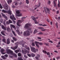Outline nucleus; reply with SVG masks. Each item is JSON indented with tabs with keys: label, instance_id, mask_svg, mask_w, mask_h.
<instances>
[{
	"label": "nucleus",
	"instance_id": "13d9d810",
	"mask_svg": "<svg viewBox=\"0 0 60 60\" xmlns=\"http://www.w3.org/2000/svg\"><path fill=\"white\" fill-rule=\"evenodd\" d=\"M56 58L58 60V59L59 58H60V57L59 56H58V57H56Z\"/></svg>",
	"mask_w": 60,
	"mask_h": 60
},
{
	"label": "nucleus",
	"instance_id": "8fccbe9b",
	"mask_svg": "<svg viewBox=\"0 0 60 60\" xmlns=\"http://www.w3.org/2000/svg\"><path fill=\"white\" fill-rule=\"evenodd\" d=\"M3 23L4 25V26H6V24H5V21H4Z\"/></svg>",
	"mask_w": 60,
	"mask_h": 60
},
{
	"label": "nucleus",
	"instance_id": "4468645a",
	"mask_svg": "<svg viewBox=\"0 0 60 60\" xmlns=\"http://www.w3.org/2000/svg\"><path fill=\"white\" fill-rule=\"evenodd\" d=\"M16 31L18 33V34H19V35H20V34H21V33H20V32H19V30H16Z\"/></svg>",
	"mask_w": 60,
	"mask_h": 60
},
{
	"label": "nucleus",
	"instance_id": "423d86ee",
	"mask_svg": "<svg viewBox=\"0 0 60 60\" xmlns=\"http://www.w3.org/2000/svg\"><path fill=\"white\" fill-rule=\"evenodd\" d=\"M15 45H17L15 46V47H11V49H12L13 50H15L16 49H17V48H18V45H19V43L18 42H17L16 43H15Z\"/></svg>",
	"mask_w": 60,
	"mask_h": 60
},
{
	"label": "nucleus",
	"instance_id": "bf43d9fd",
	"mask_svg": "<svg viewBox=\"0 0 60 60\" xmlns=\"http://www.w3.org/2000/svg\"><path fill=\"white\" fill-rule=\"evenodd\" d=\"M59 11H57L56 12L57 14H59Z\"/></svg>",
	"mask_w": 60,
	"mask_h": 60
},
{
	"label": "nucleus",
	"instance_id": "c9c22d12",
	"mask_svg": "<svg viewBox=\"0 0 60 60\" xmlns=\"http://www.w3.org/2000/svg\"><path fill=\"white\" fill-rule=\"evenodd\" d=\"M2 12H4V13H6L7 12V11L4 10H2Z\"/></svg>",
	"mask_w": 60,
	"mask_h": 60
},
{
	"label": "nucleus",
	"instance_id": "c03bdc74",
	"mask_svg": "<svg viewBox=\"0 0 60 60\" xmlns=\"http://www.w3.org/2000/svg\"><path fill=\"white\" fill-rule=\"evenodd\" d=\"M4 56L5 57H7L8 56L7 54H5Z\"/></svg>",
	"mask_w": 60,
	"mask_h": 60
},
{
	"label": "nucleus",
	"instance_id": "b1692460",
	"mask_svg": "<svg viewBox=\"0 0 60 60\" xmlns=\"http://www.w3.org/2000/svg\"><path fill=\"white\" fill-rule=\"evenodd\" d=\"M15 52H16V53L18 54V52H19V50H16L15 51Z\"/></svg>",
	"mask_w": 60,
	"mask_h": 60
},
{
	"label": "nucleus",
	"instance_id": "58836bf2",
	"mask_svg": "<svg viewBox=\"0 0 60 60\" xmlns=\"http://www.w3.org/2000/svg\"><path fill=\"white\" fill-rule=\"evenodd\" d=\"M32 46H35V44H34V42H33L32 44Z\"/></svg>",
	"mask_w": 60,
	"mask_h": 60
},
{
	"label": "nucleus",
	"instance_id": "2eb2a0df",
	"mask_svg": "<svg viewBox=\"0 0 60 60\" xmlns=\"http://www.w3.org/2000/svg\"><path fill=\"white\" fill-rule=\"evenodd\" d=\"M2 28L4 29V30H6V28L5 27H4V25H2Z\"/></svg>",
	"mask_w": 60,
	"mask_h": 60
},
{
	"label": "nucleus",
	"instance_id": "7c9ffc66",
	"mask_svg": "<svg viewBox=\"0 0 60 60\" xmlns=\"http://www.w3.org/2000/svg\"><path fill=\"white\" fill-rule=\"evenodd\" d=\"M18 59L19 60H23L22 59V57H18Z\"/></svg>",
	"mask_w": 60,
	"mask_h": 60
},
{
	"label": "nucleus",
	"instance_id": "680f3d73",
	"mask_svg": "<svg viewBox=\"0 0 60 60\" xmlns=\"http://www.w3.org/2000/svg\"><path fill=\"white\" fill-rule=\"evenodd\" d=\"M49 41V42H51V43H53V41Z\"/></svg>",
	"mask_w": 60,
	"mask_h": 60
},
{
	"label": "nucleus",
	"instance_id": "338daca9",
	"mask_svg": "<svg viewBox=\"0 0 60 60\" xmlns=\"http://www.w3.org/2000/svg\"><path fill=\"white\" fill-rule=\"evenodd\" d=\"M47 22H49V20L48 19H47Z\"/></svg>",
	"mask_w": 60,
	"mask_h": 60
},
{
	"label": "nucleus",
	"instance_id": "e433bc0d",
	"mask_svg": "<svg viewBox=\"0 0 60 60\" xmlns=\"http://www.w3.org/2000/svg\"><path fill=\"white\" fill-rule=\"evenodd\" d=\"M32 18L33 20H35V18L34 17V16H32Z\"/></svg>",
	"mask_w": 60,
	"mask_h": 60
},
{
	"label": "nucleus",
	"instance_id": "ea45409f",
	"mask_svg": "<svg viewBox=\"0 0 60 60\" xmlns=\"http://www.w3.org/2000/svg\"><path fill=\"white\" fill-rule=\"evenodd\" d=\"M1 34H2V35H4V36H5V34H4V32H1Z\"/></svg>",
	"mask_w": 60,
	"mask_h": 60
},
{
	"label": "nucleus",
	"instance_id": "dca6fc26",
	"mask_svg": "<svg viewBox=\"0 0 60 60\" xmlns=\"http://www.w3.org/2000/svg\"><path fill=\"white\" fill-rule=\"evenodd\" d=\"M7 2L8 4H9V3H11L12 2V0H8L7 1Z\"/></svg>",
	"mask_w": 60,
	"mask_h": 60
},
{
	"label": "nucleus",
	"instance_id": "9b49d317",
	"mask_svg": "<svg viewBox=\"0 0 60 60\" xmlns=\"http://www.w3.org/2000/svg\"><path fill=\"white\" fill-rule=\"evenodd\" d=\"M38 28L39 29H41V30L42 31H45L46 30V29H44V28L39 27Z\"/></svg>",
	"mask_w": 60,
	"mask_h": 60
},
{
	"label": "nucleus",
	"instance_id": "5701e85b",
	"mask_svg": "<svg viewBox=\"0 0 60 60\" xmlns=\"http://www.w3.org/2000/svg\"><path fill=\"white\" fill-rule=\"evenodd\" d=\"M12 32L13 33V34L14 35H15V36H16V34H15V32L14 31H13V30H12Z\"/></svg>",
	"mask_w": 60,
	"mask_h": 60
},
{
	"label": "nucleus",
	"instance_id": "bb28decb",
	"mask_svg": "<svg viewBox=\"0 0 60 60\" xmlns=\"http://www.w3.org/2000/svg\"><path fill=\"white\" fill-rule=\"evenodd\" d=\"M25 47L26 48V49H28V50H30V48H29V47H27V46H26Z\"/></svg>",
	"mask_w": 60,
	"mask_h": 60
},
{
	"label": "nucleus",
	"instance_id": "5fc2aeb1",
	"mask_svg": "<svg viewBox=\"0 0 60 60\" xmlns=\"http://www.w3.org/2000/svg\"><path fill=\"white\" fill-rule=\"evenodd\" d=\"M24 57H25V58H27V56H26V55H24Z\"/></svg>",
	"mask_w": 60,
	"mask_h": 60
},
{
	"label": "nucleus",
	"instance_id": "f257e3e1",
	"mask_svg": "<svg viewBox=\"0 0 60 60\" xmlns=\"http://www.w3.org/2000/svg\"><path fill=\"white\" fill-rule=\"evenodd\" d=\"M29 26H31V24L30 23H27L25 24L24 26L25 29H27L29 30L30 31V33H32L33 32L31 31L32 29L31 28H30Z\"/></svg>",
	"mask_w": 60,
	"mask_h": 60
},
{
	"label": "nucleus",
	"instance_id": "a878e982",
	"mask_svg": "<svg viewBox=\"0 0 60 60\" xmlns=\"http://www.w3.org/2000/svg\"><path fill=\"white\" fill-rule=\"evenodd\" d=\"M37 32H38L37 30L35 29L34 31V34H36V33H37Z\"/></svg>",
	"mask_w": 60,
	"mask_h": 60
},
{
	"label": "nucleus",
	"instance_id": "6e6d98bb",
	"mask_svg": "<svg viewBox=\"0 0 60 60\" xmlns=\"http://www.w3.org/2000/svg\"><path fill=\"white\" fill-rule=\"evenodd\" d=\"M47 26V25L46 24H44L43 25H42V26Z\"/></svg>",
	"mask_w": 60,
	"mask_h": 60
},
{
	"label": "nucleus",
	"instance_id": "79ce46f5",
	"mask_svg": "<svg viewBox=\"0 0 60 60\" xmlns=\"http://www.w3.org/2000/svg\"><path fill=\"white\" fill-rule=\"evenodd\" d=\"M43 52L44 53H45V54H46L47 53V52L44 50H43Z\"/></svg>",
	"mask_w": 60,
	"mask_h": 60
},
{
	"label": "nucleus",
	"instance_id": "37998d69",
	"mask_svg": "<svg viewBox=\"0 0 60 60\" xmlns=\"http://www.w3.org/2000/svg\"><path fill=\"white\" fill-rule=\"evenodd\" d=\"M9 23H12V21H11L10 20H9Z\"/></svg>",
	"mask_w": 60,
	"mask_h": 60
},
{
	"label": "nucleus",
	"instance_id": "c756f323",
	"mask_svg": "<svg viewBox=\"0 0 60 60\" xmlns=\"http://www.w3.org/2000/svg\"><path fill=\"white\" fill-rule=\"evenodd\" d=\"M2 41L4 42V43H6V42L5 41V38H3L2 39Z\"/></svg>",
	"mask_w": 60,
	"mask_h": 60
},
{
	"label": "nucleus",
	"instance_id": "6ab92c4d",
	"mask_svg": "<svg viewBox=\"0 0 60 60\" xmlns=\"http://www.w3.org/2000/svg\"><path fill=\"white\" fill-rule=\"evenodd\" d=\"M34 20V21L35 22V24H38L39 23L38 22H37V21L35 20H35Z\"/></svg>",
	"mask_w": 60,
	"mask_h": 60
},
{
	"label": "nucleus",
	"instance_id": "393cba45",
	"mask_svg": "<svg viewBox=\"0 0 60 60\" xmlns=\"http://www.w3.org/2000/svg\"><path fill=\"white\" fill-rule=\"evenodd\" d=\"M41 5V3H39V4H38L37 5H35V6H37V7H39V6H40Z\"/></svg>",
	"mask_w": 60,
	"mask_h": 60
},
{
	"label": "nucleus",
	"instance_id": "1a4fd4ad",
	"mask_svg": "<svg viewBox=\"0 0 60 60\" xmlns=\"http://www.w3.org/2000/svg\"><path fill=\"white\" fill-rule=\"evenodd\" d=\"M12 16L13 17L11 16H10V19H12V20L13 19H14V20H16V18H15L14 16V15L13 14H12Z\"/></svg>",
	"mask_w": 60,
	"mask_h": 60
},
{
	"label": "nucleus",
	"instance_id": "6e6552de",
	"mask_svg": "<svg viewBox=\"0 0 60 60\" xmlns=\"http://www.w3.org/2000/svg\"><path fill=\"white\" fill-rule=\"evenodd\" d=\"M4 50H5L4 49H1L0 52L2 54L4 55V54H5V53H3V52L4 51Z\"/></svg>",
	"mask_w": 60,
	"mask_h": 60
},
{
	"label": "nucleus",
	"instance_id": "4c0bfd02",
	"mask_svg": "<svg viewBox=\"0 0 60 60\" xmlns=\"http://www.w3.org/2000/svg\"><path fill=\"white\" fill-rule=\"evenodd\" d=\"M25 52L27 53H29V51L26 50L25 51Z\"/></svg>",
	"mask_w": 60,
	"mask_h": 60
},
{
	"label": "nucleus",
	"instance_id": "aec40b11",
	"mask_svg": "<svg viewBox=\"0 0 60 60\" xmlns=\"http://www.w3.org/2000/svg\"><path fill=\"white\" fill-rule=\"evenodd\" d=\"M20 11L19 10H17V11H16V13L17 14H19L20 13Z\"/></svg>",
	"mask_w": 60,
	"mask_h": 60
},
{
	"label": "nucleus",
	"instance_id": "f03ea898",
	"mask_svg": "<svg viewBox=\"0 0 60 60\" xmlns=\"http://www.w3.org/2000/svg\"><path fill=\"white\" fill-rule=\"evenodd\" d=\"M7 53H8V54H10L11 55H13V56H15V57H17V54L15 53H13V51H11V50L10 49H8V50L7 51Z\"/></svg>",
	"mask_w": 60,
	"mask_h": 60
},
{
	"label": "nucleus",
	"instance_id": "69168bd1",
	"mask_svg": "<svg viewBox=\"0 0 60 60\" xmlns=\"http://www.w3.org/2000/svg\"><path fill=\"white\" fill-rule=\"evenodd\" d=\"M48 4H50V3H51L50 1H49V0L48 1Z\"/></svg>",
	"mask_w": 60,
	"mask_h": 60
},
{
	"label": "nucleus",
	"instance_id": "7ed1b4c3",
	"mask_svg": "<svg viewBox=\"0 0 60 60\" xmlns=\"http://www.w3.org/2000/svg\"><path fill=\"white\" fill-rule=\"evenodd\" d=\"M26 18L25 17H22V21L20 20H18V22L17 23V26H20L21 25L19 24L20 23H22L23 21H24V20L23 19H26Z\"/></svg>",
	"mask_w": 60,
	"mask_h": 60
},
{
	"label": "nucleus",
	"instance_id": "864d4df0",
	"mask_svg": "<svg viewBox=\"0 0 60 60\" xmlns=\"http://www.w3.org/2000/svg\"><path fill=\"white\" fill-rule=\"evenodd\" d=\"M0 8L1 9H2L3 8V7H2V5H0Z\"/></svg>",
	"mask_w": 60,
	"mask_h": 60
},
{
	"label": "nucleus",
	"instance_id": "412c9836",
	"mask_svg": "<svg viewBox=\"0 0 60 60\" xmlns=\"http://www.w3.org/2000/svg\"><path fill=\"white\" fill-rule=\"evenodd\" d=\"M53 3L54 4V7H56V2H55V1H53Z\"/></svg>",
	"mask_w": 60,
	"mask_h": 60
},
{
	"label": "nucleus",
	"instance_id": "2f4dec72",
	"mask_svg": "<svg viewBox=\"0 0 60 60\" xmlns=\"http://www.w3.org/2000/svg\"><path fill=\"white\" fill-rule=\"evenodd\" d=\"M4 56H1V57L3 59H6V58L5 57H4Z\"/></svg>",
	"mask_w": 60,
	"mask_h": 60
},
{
	"label": "nucleus",
	"instance_id": "de8ad7c7",
	"mask_svg": "<svg viewBox=\"0 0 60 60\" xmlns=\"http://www.w3.org/2000/svg\"><path fill=\"white\" fill-rule=\"evenodd\" d=\"M27 55L28 56H29V57H31V55L30 54H27Z\"/></svg>",
	"mask_w": 60,
	"mask_h": 60
},
{
	"label": "nucleus",
	"instance_id": "f3484780",
	"mask_svg": "<svg viewBox=\"0 0 60 60\" xmlns=\"http://www.w3.org/2000/svg\"><path fill=\"white\" fill-rule=\"evenodd\" d=\"M7 31L9 32L11 31V29H10V28L9 27H8L7 28Z\"/></svg>",
	"mask_w": 60,
	"mask_h": 60
},
{
	"label": "nucleus",
	"instance_id": "39448f33",
	"mask_svg": "<svg viewBox=\"0 0 60 60\" xmlns=\"http://www.w3.org/2000/svg\"><path fill=\"white\" fill-rule=\"evenodd\" d=\"M23 35L24 36H29L30 35V32L29 31L27 30L26 31H25L24 32Z\"/></svg>",
	"mask_w": 60,
	"mask_h": 60
},
{
	"label": "nucleus",
	"instance_id": "0e129e2a",
	"mask_svg": "<svg viewBox=\"0 0 60 60\" xmlns=\"http://www.w3.org/2000/svg\"><path fill=\"white\" fill-rule=\"evenodd\" d=\"M35 58L36 59H38V57L37 56H36L35 57Z\"/></svg>",
	"mask_w": 60,
	"mask_h": 60
},
{
	"label": "nucleus",
	"instance_id": "09e8293b",
	"mask_svg": "<svg viewBox=\"0 0 60 60\" xmlns=\"http://www.w3.org/2000/svg\"><path fill=\"white\" fill-rule=\"evenodd\" d=\"M38 34H42L43 35V34L42 32H41V33H39Z\"/></svg>",
	"mask_w": 60,
	"mask_h": 60
},
{
	"label": "nucleus",
	"instance_id": "774afa93",
	"mask_svg": "<svg viewBox=\"0 0 60 60\" xmlns=\"http://www.w3.org/2000/svg\"><path fill=\"white\" fill-rule=\"evenodd\" d=\"M15 5H18V3H15Z\"/></svg>",
	"mask_w": 60,
	"mask_h": 60
},
{
	"label": "nucleus",
	"instance_id": "a19ab883",
	"mask_svg": "<svg viewBox=\"0 0 60 60\" xmlns=\"http://www.w3.org/2000/svg\"><path fill=\"white\" fill-rule=\"evenodd\" d=\"M26 4H29V1L28 0H26Z\"/></svg>",
	"mask_w": 60,
	"mask_h": 60
},
{
	"label": "nucleus",
	"instance_id": "cd10ccee",
	"mask_svg": "<svg viewBox=\"0 0 60 60\" xmlns=\"http://www.w3.org/2000/svg\"><path fill=\"white\" fill-rule=\"evenodd\" d=\"M31 55L32 57H34V56H35V54L33 53L31 54Z\"/></svg>",
	"mask_w": 60,
	"mask_h": 60
},
{
	"label": "nucleus",
	"instance_id": "603ef678",
	"mask_svg": "<svg viewBox=\"0 0 60 60\" xmlns=\"http://www.w3.org/2000/svg\"><path fill=\"white\" fill-rule=\"evenodd\" d=\"M58 24V23H57V22H56V25L57 26V28H58V26L57 25Z\"/></svg>",
	"mask_w": 60,
	"mask_h": 60
},
{
	"label": "nucleus",
	"instance_id": "49530a36",
	"mask_svg": "<svg viewBox=\"0 0 60 60\" xmlns=\"http://www.w3.org/2000/svg\"><path fill=\"white\" fill-rule=\"evenodd\" d=\"M47 55H49V56H50V53L49 52H48L47 53Z\"/></svg>",
	"mask_w": 60,
	"mask_h": 60
},
{
	"label": "nucleus",
	"instance_id": "052dcab7",
	"mask_svg": "<svg viewBox=\"0 0 60 60\" xmlns=\"http://www.w3.org/2000/svg\"><path fill=\"white\" fill-rule=\"evenodd\" d=\"M39 26H42V25H43L41 23L39 24Z\"/></svg>",
	"mask_w": 60,
	"mask_h": 60
},
{
	"label": "nucleus",
	"instance_id": "4be33fe9",
	"mask_svg": "<svg viewBox=\"0 0 60 60\" xmlns=\"http://www.w3.org/2000/svg\"><path fill=\"white\" fill-rule=\"evenodd\" d=\"M18 17H21L22 16V13H21L17 15Z\"/></svg>",
	"mask_w": 60,
	"mask_h": 60
},
{
	"label": "nucleus",
	"instance_id": "72a5a7b5",
	"mask_svg": "<svg viewBox=\"0 0 60 60\" xmlns=\"http://www.w3.org/2000/svg\"><path fill=\"white\" fill-rule=\"evenodd\" d=\"M8 14H10V15H11V11H8Z\"/></svg>",
	"mask_w": 60,
	"mask_h": 60
},
{
	"label": "nucleus",
	"instance_id": "e2e57ef3",
	"mask_svg": "<svg viewBox=\"0 0 60 60\" xmlns=\"http://www.w3.org/2000/svg\"><path fill=\"white\" fill-rule=\"evenodd\" d=\"M12 8H15V6L13 5V6H12Z\"/></svg>",
	"mask_w": 60,
	"mask_h": 60
},
{
	"label": "nucleus",
	"instance_id": "a211bd4d",
	"mask_svg": "<svg viewBox=\"0 0 60 60\" xmlns=\"http://www.w3.org/2000/svg\"><path fill=\"white\" fill-rule=\"evenodd\" d=\"M36 43H38V44H39V45H43V43H41V42H36Z\"/></svg>",
	"mask_w": 60,
	"mask_h": 60
},
{
	"label": "nucleus",
	"instance_id": "3c124183",
	"mask_svg": "<svg viewBox=\"0 0 60 60\" xmlns=\"http://www.w3.org/2000/svg\"><path fill=\"white\" fill-rule=\"evenodd\" d=\"M0 21L2 23H3V20L2 19L0 20Z\"/></svg>",
	"mask_w": 60,
	"mask_h": 60
},
{
	"label": "nucleus",
	"instance_id": "f704fd0d",
	"mask_svg": "<svg viewBox=\"0 0 60 60\" xmlns=\"http://www.w3.org/2000/svg\"><path fill=\"white\" fill-rule=\"evenodd\" d=\"M10 25L11 26H12L13 28H15V26L11 24Z\"/></svg>",
	"mask_w": 60,
	"mask_h": 60
},
{
	"label": "nucleus",
	"instance_id": "473e14b6",
	"mask_svg": "<svg viewBox=\"0 0 60 60\" xmlns=\"http://www.w3.org/2000/svg\"><path fill=\"white\" fill-rule=\"evenodd\" d=\"M18 56H21V54L20 53H18Z\"/></svg>",
	"mask_w": 60,
	"mask_h": 60
},
{
	"label": "nucleus",
	"instance_id": "ddd939ff",
	"mask_svg": "<svg viewBox=\"0 0 60 60\" xmlns=\"http://www.w3.org/2000/svg\"><path fill=\"white\" fill-rule=\"evenodd\" d=\"M10 43V39L8 38L7 39V44H9Z\"/></svg>",
	"mask_w": 60,
	"mask_h": 60
},
{
	"label": "nucleus",
	"instance_id": "4d7b16f0",
	"mask_svg": "<svg viewBox=\"0 0 60 60\" xmlns=\"http://www.w3.org/2000/svg\"><path fill=\"white\" fill-rule=\"evenodd\" d=\"M26 43V42H25V43H24L23 44H22V47H24V44L25 43Z\"/></svg>",
	"mask_w": 60,
	"mask_h": 60
},
{
	"label": "nucleus",
	"instance_id": "f8f14e48",
	"mask_svg": "<svg viewBox=\"0 0 60 60\" xmlns=\"http://www.w3.org/2000/svg\"><path fill=\"white\" fill-rule=\"evenodd\" d=\"M37 42H38L37 41H35V45L36 46H37V48H39V45H38V43H36Z\"/></svg>",
	"mask_w": 60,
	"mask_h": 60
},
{
	"label": "nucleus",
	"instance_id": "c85d7f7f",
	"mask_svg": "<svg viewBox=\"0 0 60 60\" xmlns=\"http://www.w3.org/2000/svg\"><path fill=\"white\" fill-rule=\"evenodd\" d=\"M13 39V40H14L15 41H17V39L15 38V37H13L12 38Z\"/></svg>",
	"mask_w": 60,
	"mask_h": 60
},
{
	"label": "nucleus",
	"instance_id": "9d476101",
	"mask_svg": "<svg viewBox=\"0 0 60 60\" xmlns=\"http://www.w3.org/2000/svg\"><path fill=\"white\" fill-rule=\"evenodd\" d=\"M1 14H2V16H3V17L5 18V19H6V20H8V18H7V17H6V16H5V15L4 14H3V13H1Z\"/></svg>",
	"mask_w": 60,
	"mask_h": 60
},
{
	"label": "nucleus",
	"instance_id": "a18cd8bd",
	"mask_svg": "<svg viewBox=\"0 0 60 60\" xmlns=\"http://www.w3.org/2000/svg\"><path fill=\"white\" fill-rule=\"evenodd\" d=\"M60 5V3H59V1L58 4V7H60V6L59 5Z\"/></svg>",
	"mask_w": 60,
	"mask_h": 60
},
{
	"label": "nucleus",
	"instance_id": "0eeeda50",
	"mask_svg": "<svg viewBox=\"0 0 60 60\" xmlns=\"http://www.w3.org/2000/svg\"><path fill=\"white\" fill-rule=\"evenodd\" d=\"M30 49L31 50V51H32V52L34 53H36V51H35V48L31 47L30 48Z\"/></svg>",
	"mask_w": 60,
	"mask_h": 60
},
{
	"label": "nucleus",
	"instance_id": "20e7f679",
	"mask_svg": "<svg viewBox=\"0 0 60 60\" xmlns=\"http://www.w3.org/2000/svg\"><path fill=\"white\" fill-rule=\"evenodd\" d=\"M44 9L46 13H47V11L48 12L49 14L50 13V10H51L50 9H49L48 8L45 7L44 8ZM46 9L47 11V10H46Z\"/></svg>",
	"mask_w": 60,
	"mask_h": 60
}]
</instances>
